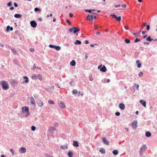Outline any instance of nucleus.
<instances>
[{"instance_id":"f257e3e1","label":"nucleus","mask_w":157,"mask_h":157,"mask_svg":"<svg viewBox=\"0 0 157 157\" xmlns=\"http://www.w3.org/2000/svg\"><path fill=\"white\" fill-rule=\"evenodd\" d=\"M0 84L3 90H6L9 89V86L6 81L3 80L0 82Z\"/></svg>"},{"instance_id":"f03ea898","label":"nucleus","mask_w":157,"mask_h":157,"mask_svg":"<svg viewBox=\"0 0 157 157\" xmlns=\"http://www.w3.org/2000/svg\"><path fill=\"white\" fill-rule=\"evenodd\" d=\"M37 78H38L40 80H41L42 79V76L40 74H38L37 75L34 74L32 77V78L33 79H35Z\"/></svg>"},{"instance_id":"7ed1b4c3","label":"nucleus","mask_w":157,"mask_h":157,"mask_svg":"<svg viewBox=\"0 0 157 157\" xmlns=\"http://www.w3.org/2000/svg\"><path fill=\"white\" fill-rule=\"evenodd\" d=\"M22 111L23 112H25L26 114L25 115L26 116H28L29 115V109L28 107L25 106L24 109H23V107H22Z\"/></svg>"},{"instance_id":"20e7f679","label":"nucleus","mask_w":157,"mask_h":157,"mask_svg":"<svg viewBox=\"0 0 157 157\" xmlns=\"http://www.w3.org/2000/svg\"><path fill=\"white\" fill-rule=\"evenodd\" d=\"M49 47L50 48H53L57 51H59L61 49V47L59 46L50 44L49 45Z\"/></svg>"},{"instance_id":"39448f33","label":"nucleus","mask_w":157,"mask_h":157,"mask_svg":"<svg viewBox=\"0 0 157 157\" xmlns=\"http://www.w3.org/2000/svg\"><path fill=\"white\" fill-rule=\"evenodd\" d=\"M147 148V147L145 144L142 145L140 149L139 154H140L141 153L144 151Z\"/></svg>"},{"instance_id":"423d86ee","label":"nucleus","mask_w":157,"mask_h":157,"mask_svg":"<svg viewBox=\"0 0 157 157\" xmlns=\"http://www.w3.org/2000/svg\"><path fill=\"white\" fill-rule=\"evenodd\" d=\"M102 65L98 66V69H100V71L103 72H105L106 71V68L105 65H103L101 67Z\"/></svg>"},{"instance_id":"0eeeda50","label":"nucleus","mask_w":157,"mask_h":157,"mask_svg":"<svg viewBox=\"0 0 157 157\" xmlns=\"http://www.w3.org/2000/svg\"><path fill=\"white\" fill-rule=\"evenodd\" d=\"M59 106L60 108L63 109L66 107V106L62 101H60L58 102Z\"/></svg>"},{"instance_id":"6e6552de","label":"nucleus","mask_w":157,"mask_h":157,"mask_svg":"<svg viewBox=\"0 0 157 157\" xmlns=\"http://www.w3.org/2000/svg\"><path fill=\"white\" fill-rule=\"evenodd\" d=\"M26 151V149L25 147H21L19 149V151L21 153H24Z\"/></svg>"},{"instance_id":"1a4fd4ad","label":"nucleus","mask_w":157,"mask_h":157,"mask_svg":"<svg viewBox=\"0 0 157 157\" xmlns=\"http://www.w3.org/2000/svg\"><path fill=\"white\" fill-rule=\"evenodd\" d=\"M110 16L113 17L116 19V20L118 21H120L121 20V18L120 16L117 17L114 14H111Z\"/></svg>"},{"instance_id":"9d476101","label":"nucleus","mask_w":157,"mask_h":157,"mask_svg":"<svg viewBox=\"0 0 157 157\" xmlns=\"http://www.w3.org/2000/svg\"><path fill=\"white\" fill-rule=\"evenodd\" d=\"M30 23L31 26L33 28H35L37 25V23L36 22L34 21H30Z\"/></svg>"},{"instance_id":"9b49d317","label":"nucleus","mask_w":157,"mask_h":157,"mask_svg":"<svg viewBox=\"0 0 157 157\" xmlns=\"http://www.w3.org/2000/svg\"><path fill=\"white\" fill-rule=\"evenodd\" d=\"M137 123V122L136 121H135L132 123V126L133 129H135L136 128Z\"/></svg>"},{"instance_id":"f8f14e48","label":"nucleus","mask_w":157,"mask_h":157,"mask_svg":"<svg viewBox=\"0 0 157 157\" xmlns=\"http://www.w3.org/2000/svg\"><path fill=\"white\" fill-rule=\"evenodd\" d=\"M38 105L40 107H42L43 105V102L40 100H38L37 101Z\"/></svg>"},{"instance_id":"ddd939ff","label":"nucleus","mask_w":157,"mask_h":157,"mask_svg":"<svg viewBox=\"0 0 157 157\" xmlns=\"http://www.w3.org/2000/svg\"><path fill=\"white\" fill-rule=\"evenodd\" d=\"M119 107L122 110L124 109L125 108L124 105L122 103H121L119 105Z\"/></svg>"},{"instance_id":"4468645a","label":"nucleus","mask_w":157,"mask_h":157,"mask_svg":"<svg viewBox=\"0 0 157 157\" xmlns=\"http://www.w3.org/2000/svg\"><path fill=\"white\" fill-rule=\"evenodd\" d=\"M102 140L104 144L106 145H108L109 144V141L106 140L105 138L104 137L102 138Z\"/></svg>"},{"instance_id":"2eb2a0df","label":"nucleus","mask_w":157,"mask_h":157,"mask_svg":"<svg viewBox=\"0 0 157 157\" xmlns=\"http://www.w3.org/2000/svg\"><path fill=\"white\" fill-rule=\"evenodd\" d=\"M30 102L33 105H35V101L33 97H32L30 98Z\"/></svg>"},{"instance_id":"dca6fc26","label":"nucleus","mask_w":157,"mask_h":157,"mask_svg":"<svg viewBox=\"0 0 157 157\" xmlns=\"http://www.w3.org/2000/svg\"><path fill=\"white\" fill-rule=\"evenodd\" d=\"M86 19L89 21H90L93 19V17L92 15H89L87 17Z\"/></svg>"},{"instance_id":"f3484780","label":"nucleus","mask_w":157,"mask_h":157,"mask_svg":"<svg viewBox=\"0 0 157 157\" xmlns=\"http://www.w3.org/2000/svg\"><path fill=\"white\" fill-rule=\"evenodd\" d=\"M73 28H74L73 33H76L80 31L79 29L76 27H73Z\"/></svg>"},{"instance_id":"a211bd4d","label":"nucleus","mask_w":157,"mask_h":157,"mask_svg":"<svg viewBox=\"0 0 157 157\" xmlns=\"http://www.w3.org/2000/svg\"><path fill=\"white\" fill-rule=\"evenodd\" d=\"M140 102L144 107H146V102L145 101L141 100L140 101Z\"/></svg>"},{"instance_id":"6ab92c4d","label":"nucleus","mask_w":157,"mask_h":157,"mask_svg":"<svg viewBox=\"0 0 157 157\" xmlns=\"http://www.w3.org/2000/svg\"><path fill=\"white\" fill-rule=\"evenodd\" d=\"M141 32V30H140L137 33H133L132 34L134 35L135 37H137L140 34V33Z\"/></svg>"},{"instance_id":"aec40b11","label":"nucleus","mask_w":157,"mask_h":157,"mask_svg":"<svg viewBox=\"0 0 157 157\" xmlns=\"http://www.w3.org/2000/svg\"><path fill=\"white\" fill-rule=\"evenodd\" d=\"M73 145L74 146L78 147L79 146L78 142L76 141H74Z\"/></svg>"},{"instance_id":"412c9836","label":"nucleus","mask_w":157,"mask_h":157,"mask_svg":"<svg viewBox=\"0 0 157 157\" xmlns=\"http://www.w3.org/2000/svg\"><path fill=\"white\" fill-rule=\"evenodd\" d=\"M13 28L12 27H10V25H8L7 26L6 28V31H9V30H10V31H12L13 30Z\"/></svg>"},{"instance_id":"4be33fe9","label":"nucleus","mask_w":157,"mask_h":157,"mask_svg":"<svg viewBox=\"0 0 157 157\" xmlns=\"http://www.w3.org/2000/svg\"><path fill=\"white\" fill-rule=\"evenodd\" d=\"M99 151L102 154H104L105 152V149L103 148H101L99 150Z\"/></svg>"},{"instance_id":"5701e85b","label":"nucleus","mask_w":157,"mask_h":157,"mask_svg":"<svg viewBox=\"0 0 157 157\" xmlns=\"http://www.w3.org/2000/svg\"><path fill=\"white\" fill-rule=\"evenodd\" d=\"M123 1H124V0H123L122 1H120V2H119L120 3V4L115 5L114 6V7L116 8L120 7L121 4L122 3H123L122 2Z\"/></svg>"},{"instance_id":"b1692460","label":"nucleus","mask_w":157,"mask_h":157,"mask_svg":"<svg viewBox=\"0 0 157 157\" xmlns=\"http://www.w3.org/2000/svg\"><path fill=\"white\" fill-rule=\"evenodd\" d=\"M14 17L16 18H20L21 17L22 15L19 14H15L14 15Z\"/></svg>"},{"instance_id":"393cba45","label":"nucleus","mask_w":157,"mask_h":157,"mask_svg":"<svg viewBox=\"0 0 157 157\" xmlns=\"http://www.w3.org/2000/svg\"><path fill=\"white\" fill-rule=\"evenodd\" d=\"M151 136V133L150 132H147L145 133V136L147 137H149Z\"/></svg>"},{"instance_id":"a878e982","label":"nucleus","mask_w":157,"mask_h":157,"mask_svg":"<svg viewBox=\"0 0 157 157\" xmlns=\"http://www.w3.org/2000/svg\"><path fill=\"white\" fill-rule=\"evenodd\" d=\"M136 63L137 64V67L138 68H140L141 67V63H140V61L139 60H136Z\"/></svg>"},{"instance_id":"bb28decb","label":"nucleus","mask_w":157,"mask_h":157,"mask_svg":"<svg viewBox=\"0 0 157 157\" xmlns=\"http://www.w3.org/2000/svg\"><path fill=\"white\" fill-rule=\"evenodd\" d=\"M23 78L24 79H25V81H24V82H22L23 83H26V82H28V81H29L28 78L27 76H25Z\"/></svg>"},{"instance_id":"cd10ccee","label":"nucleus","mask_w":157,"mask_h":157,"mask_svg":"<svg viewBox=\"0 0 157 157\" xmlns=\"http://www.w3.org/2000/svg\"><path fill=\"white\" fill-rule=\"evenodd\" d=\"M67 155L69 157H73V153L71 151H69Z\"/></svg>"},{"instance_id":"c85d7f7f","label":"nucleus","mask_w":157,"mask_h":157,"mask_svg":"<svg viewBox=\"0 0 157 157\" xmlns=\"http://www.w3.org/2000/svg\"><path fill=\"white\" fill-rule=\"evenodd\" d=\"M76 63L75 61L74 60H72L71 62H70V65L72 66H74L75 65Z\"/></svg>"},{"instance_id":"c756f323","label":"nucleus","mask_w":157,"mask_h":157,"mask_svg":"<svg viewBox=\"0 0 157 157\" xmlns=\"http://www.w3.org/2000/svg\"><path fill=\"white\" fill-rule=\"evenodd\" d=\"M74 44L75 45L80 44H81V42L78 40H77L75 42Z\"/></svg>"},{"instance_id":"7c9ffc66","label":"nucleus","mask_w":157,"mask_h":157,"mask_svg":"<svg viewBox=\"0 0 157 157\" xmlns=\"http://www.w3.org/2000/svg\"><path fill=\"white\" fill-rule=\"evenodd\" d=\"M11 51L13 53L15 54H17V52L16 51L14 48H11Z\"/></svg>"},{"instance_id":"2f4dec72","label":"nucleus","mask_w":157,"mask_h":157,"mask_svg":"<svg viewBox=\"0 0 157 157\" xmlns=\"http://www.w3.org/2000/svg\"><path fill=\"white\" fill-rule=\"evenodd\" d=\"M146 40L149 42H151L152 40H153V39H151L150 36H148L146 39Z\"/></svg>"},{"instance_id":"473e14b6","label":"nucleus","mask_w":157,"mask_h":157,"mask_svg":"<svg viewBox=\"0 0 157 157\" xmlns=\"http://www.w3.org/2000/svg\"><path fill=\"white\" fill-rule=\"evenodd\" d=\"M113 153L115 155H116L118 154V151L117 150H113Z\"/></svg>"},{"instance_id":"72a5a7b5","label":"nucleus","mask_w":157,"mask_h":157,"mask_svg":"<svg viewBox=\"0 0 157 157\" xmlns=\"http://www.w3.org/2000/svg\"><path fill=\"white\" fill-rule=\"evenodd\" d=\"M124 41L126 44H129L130 42V40L128 39H125Z\"/></svg>"},{"instance_id":"f704fd0d","label":"nucleus","mask_w":157,"mask_h":157,"mask_svg":"<svg viewBox=\"0 0 157 157\" xmlns=\"http://www.w3.org/2000/svg\"><path fill=\"white\" fill-rule=\"evenodd\" d=\"M89 80L90 81H93L94 79L92 77V75H90V76H89Z\"/></svg>"},{"instance_id":"c9c22d12","label":"nucleus","mask_w":157,"mask_h":157,"mask_svg":"<svg viewBox=\"0 0 157 157\" xmlns=\"http://www.w3.org/2000/svg\"><path fill=\"white\" fill-rule=\"evenodd\" d=\"M48 103L51 104H54V102L52 100H49L48 101Z\"/></svg>"},{"instance_id":"e433bc0d","label":"nucleus","mask_w":157,"mask_h":157,"mask_svg":"<svg viewBox=\"0 0 157 157\" xmlns=\"http://www.w3.org/2000/svg\"><path fill=\"white\" fill-rule=\"evenodd\" d=\"M134 85H135V86H136V89L137 90H139V85L138 84H137L136 83H135L134 84Z\"/></svg>"},{"instance_id":"4c0bfd02","label":"nucleus","mask_w":157,"mask_h":157,"mask_svg":"<svg viewBox=\"0 0 157 157\" xmlns=\"http://www.w3.org/2000/svg\"><path fill=\"white\" fill-rule=\"evenodd\" d=\"M31 130L33 131H35L36 129V127L34 126H32L31 128Z\"/></svg>"},{"instance_id":"58836bf2","label":"nucleus","mask_w":157,"mask_h":157,"mask_svg":"<svg viewBox=\"0 0 157 157\" xmlns=\"http://www.w3.org/2000/svg\"><path fill=\"white\" fill-rule=\"evenodd\" d=\"M85 11L86 12H88L90 13H91L92 12V10H86V9H85Z\"/></svg>"},{"instance_id":"ea45409f","label":"nucleus","mask_w":157,"mask_h":157,"mask_svg":"<svg viewBox=\"0 0 157 157\" xmlns=\"http://www.w3.org/2000/svg\"><path fill=\"white\" fill-rule=\"evenodd\" d=\"M40 9L39 8H37V7H36V8H35V9H34V11L35 12L39 11H40Z\"/></svg>"},{"instance_id":"a19ab883","label":"nucleus","mask_w":157,"mask_h":157,"mask_svg":"<svg viewBox=\"0 0 157 157\" xmlns=\"http://www.w3.org/2000/svg\"><path fill=\"white\" fill-rule=\"evenodd\" d=\"M7 5L8 6H11L12 5V2L11 1H10L7 4Z\"/></svg>"},{"instance_id":"79ce46f5","label":"nucleus","mask_w":157,"mask_h":157,"mask_svg":"<svg viewBox=\"0 0 157 157\" xmlns=\"http://www.w3.org/2000/svg\"><path fill=\"white\" fill-rule=\"evenodd\" d=\"M34 66L33 67V70H34L35 68H37L39 69H40V68L39 67H36L35 65V64H34Z\"/></svg>"},{"instance_id":"37998d69","label":"nucleus","mask_w":157,"mask_h":157,"mask_svg":"<svg viewBox=\"0 0 157 157\" xmlns=\"http://www.w3.org/2000/svg\"><path fill=\"white\" fill-rule=\"evenodd\" d=\"M140 40L138 38H136L135 40H134V43H136L137 42L139 41H140Z\"/></svg>"},{"instance_id":"c03bdc74","label":"nucleus","mask_w":157,"mask_h":157,"mask_svg":"<svg viewBox=\"0 0 157 157\" xmlns=\"http://www.w3.org/2000/svg\"><path fill=\"white\" fill-rule=\"evenodd\" d=\"M59 125V124L57 122H55L54 124V127H57Z\"/></svg>"},{"instance_id":"a18cd8bd","label":"nucleus","mask_w":157,"mask_h":157,"mask_svg":"<svg viewBox=\"0 0 157 157\" xmlns=\"http://www.w3.org/2000/svg\"><path fill=\"white\" fill-rule=\"evenodd\" d=\"M77 90H74L72 91V93L73 94H76L77 93Z\"/></svg>"},{"instance_id":"49530a36","label":"nucleus","mask_w":157,"mask_h":157,"mask_svg":"<svg viewBox=\"0 0 157 157\" xmlns=\"http://www.w3.org/2000/svg\"><path fill=\"white\" fill-rule=\"evenodd\" d=\"M50 129L52 131H55L56 130V129L55 128V127H50Z\"/></svg>"},{"instance_id":"de8ad7c7","label":"nucleus","mask_w":157,"mask_h":157,"mask_svg":"<svg viewBox=\"0 0 157 157\" xmlns=\"http://www.w3.org/2000/svg\"><path fill=\"white\" fill-rule=\"evenodd\" d=\"M139 76L140 77H141L143 75V73L142 72H140L139 74Z\"/></svg>"},{"instance_id":"09e8293b","label":"nucleus","mask_w":157,"mask_h":157,"mask_svg":"<svg viewBox=\"0 0 157 157\" xmlns=\"http://www.w3.org/2000/svg\"><path fill=\"white\" fill-rule=\"evenodd\" d=\"M150 26L149 25H147L146 27V29L148 31L150 29Z\"/></svg>"},{"instance_id":"8fccbe9b","label":"nucleus","mask_w":157,"mask_h":157,"mask_svg":"<svg viewBox=\"0 0 157 157\" xmlns=\"http://www.w3.org/2000/svg\"><path fill=\"white\" fill-rule=\"evenodd\" d=\"M115 115L116 116H119L120 115V113L119 112H117L115 113Z\"/></svg>"},{"instance_id":"3c124183","label":"nucleus","mask_w":157,"mask_h":157,"mask_svg":"<svg viewBox=\"0 0 157 157\" xmlns=\"http://www.w3.org/2000/svg\"><path fill=\"white\" fill-rule=\"evenodd\" d=\"M10 151L11 152L12 154L13 155L14 154V151L12 149H10Z\"/></svg>"},{"instance_id":"603ef678","label":"nucleus","mask_w":157,"mask_h":157,"mask_svg":"<svg viewBox=\"0 0 157 157\" xmlns=\"http://www.w3.org/2000/svg\"><path fill=\"white\" fill-rule=\"evenodd\" d=\"M73 30H74V28H70L69 29V31L70 33L72 32Z\"/></svg>"},{"instance_id":"864d4df0","label":"nucleus","mask_w":157,"mask_h":157,"mask_svg":"<svg viewBox=\"0 0 157 157\" xmlns=\"http://www.w3.org/2000/svg\"><path fill=\"white\" fill-rule=\"evenodd\" d=\"M66 22L68 23L69 25H71V22L70 21L69 19H67L66 20Z\"/></svg>"},{"instance_id":"5fc2aeb1","label":"nucleus","mask_w":157,"mask_h":157,"mask_svg":"<svg viewBox=\"0 0 157 157\" xmlns=\"http://www.w3.org/2000/svg\"><path fill=\"white\" fill-rule=\"evenodd\" d=\"M44 154L47 157H53V156H50V155L46 154Z\"/></svg>"},{"instance_id":"6e6d98bb","label":"nucleus","mask_w":157,"mask_h":157,"mask_svg":"<svg viewBox=\"0 0 157 157\" xmlns=\"http://www.w3.org/2000/svg\"><path fill=\"white\" fill-rule=\"evenodd\" d=\"M126 5L125 4H121V7L123 8H125L126 7Z\"/></svg>"},{"instance_id":"4d7b16f0","label":"nucleus","mask_w":157,"mask_h":157,"mask_svg":"<svg viewBox=\"0 0 157 157\" xmlns=\"http://www.w3.org/2000/svg\"><path fill=\"white\" fill-rule=\"evenodd\" d=\"M14 5L15 7H17L18 6L16 2H14Z\"/></svg>"},{"instance_id":"13d9d810","label":"nucleus","mask_w":157,"mask_h":157,"mask_svg":"<svg viewBox=\"0 0 157 157\" xmlns=\"http://www.w3.org/2000/svg\"><path fill=\"white\" fill-rule=\"evenodd\" d=\"M52 14H50V15H47L46 16L47 18H48L49 16L52 17Z\"/></svg>"},{"instance_id":"bf43d9fd","label":"nucleus","mask_w":157,"mask_h":157,"mask_svg":"<svg viewBox=\"0 0 157 157\" xmlns=\"http://www.w3.org/2000/svg\"><path fill=\"white\" fill-rule=\"evenodd\" d=\"M61 147L62 148V149H64L65 148H67V146H66V147H65V146H61Z\"/></svg>"},{"instance_id":"052dcab7","label":"nucleus","mask_w":157,"mask_h":157,"mask_svg":"<svg viewBox=\"0 0 157 157\" xmlns=\"http://www.w3.org/2000/svg\"><path fill=\"white\" fill-rule=\"evenodd\" d=\"M69 17H72L73 16V14H72L71 13H69Z\"/></svg>"},{"instance_id":"680f3d73","label":"nucleus","mask_w":157,"mask_h":157,"mask_svg":"<svg viewBox=\"0 0 157 157\" xmlns=\"http://www.w3.org/2000/svg\"><path fill=\"white\" fill-rule=\"evenodd\" d=\"M30 50L31 52H33L34 51V49L33 48H30Z\"/></svg>"},{"instance_id":"e2e57ef3","label":"nucleus","mask_w":157,"mask_h":157,"mask_svg":"<svg viewBox=\"0 0 157 157\" xmlns=\"http://www.w3.org/2000/svg\"><path fill=\"white\" fill-rule=\"evenodd\" d=\"M142 25H143V26H147V23L146 22H145V23H144Z\"/></svg>"},{"instance_id":"0e129e2a","label":"nucleus","mask_w":157,"mask_h":157,"mask_svg":"<svg viewBox=\"0 0 157 157\" xmlns=\"http://www.w3.org/2000/svg\"><path fill=\"white\" fill-rule=\"evenodd\" d=\"M88 41L87 40H86L84 42V43H85V44H87L88 43Z\"/></svg>"},{"instance_id":"69168bd1","label":"nucleus","mask_w":157,"mask_h":157,"mask_svg":"<svg viewBox=\"0 0 157 157\" xmlns=\"http://www.w3.org/2000/svg\"><path fill=\"white\" fill-rule=\"evenodd\" d=\"M146 33V31H144L142 32V34H145Z\"/></svg>"},{"instance_id":"338daca9","label":"nucleus","mask_w":157,"mask_h":157,"mask_svg":"<svg viewBox=\"0 0 157 157\" xmlns=\"http://www.w3.org/2000/svg\"><path fill=\"white\" fill-rule=\"evenodd\" d=\"M10 9L11 10H13L14 9V7L13 6L12 7H11L10 8Z\"/></svg>"},{"instance_id":"774afa93","label":"nucleus","mask_w":157,"mask_h":157,"mask_svg":"<svg viewBox=\"0 0 157 157\" xmlns=\"http://www.w3.org/2000/svg\"><path fill=\"white\" fill-rule=\"evenodd\" d=\"M124 28L126 29H128V26H125L124 27Z\"/></svg>"}]
</instances>
